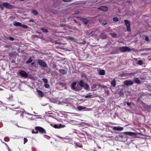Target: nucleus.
Here are the masks:
<instances>
[{"label":"nucleus","instance_id":"obj_48","mask_svg":"<svg viewBox=\"0 0 151 151\" xmlns=\"http://www.w3.org/2000/svg\"><path fill=\"white\" fill-rule=\"evenodd\" d=\"M79 12L78 11H76L75 12V13L76 14H78Z\"/></svg>","mask_w":151,"mask_h":151},{"label":"nucleus","instance_id":"obj_49","mask_svg":"<svg viewBox=\"0 0 151 151\" xmlns=\"http://www.w3.org/2000/svg\"><path fill=\"white\" fill-rule=\"evenodd\" d=\"M149 49H142V51H143V50H148Z\"/></svg>","mask_w":151,"mask_h":151},{"label":"nucleus","instance_id":"obj_51","mask_svg":"<svg viewBox=\"0 0 151 151\" xmlns=\"http://www.w3.org/2000/svg\"><path fill=\"white\" fill-rule=\"evenodd\" d=\"M35 64V63L34 62H33V63H31V65H33L34 64Z\"/></svg>","mask_w":151,"mask_h":151},{"label":"nucleus","instance_id":"obj_1","mask_svg":"<svg viewBox=\"0 0 151 151\" xmlns=\"http://www.w3.org/2000/svg\"><path fill=\"white\" fill-rule=\"evenodd\" d=\"M119 50L122 52H130L131 50V49L127 46L121 47L119 48Z\"/></svg>","mask_w":151,"mask_h":151},{"label":"nucleus","instance_id":"obj_23","mask_svg":"<svg viewBox=\"0 0 151 151\" xmlns=\"http://www.w3.org/2000/svg\"><path fill=\"white\" fill-rule=\"evenodd\" d=\"M32 13L35 15H37L38 14V12L36 10L32 9Z\"/></svg>","mask_w":151,"mask_h":151},{"label":"nucleus","instance_id":"obj_37","mask_svg":"<svg viewBox=\"0 0 151 151\" xmlns=\"http://www.w3.org/2000/svg\"><path fill=\"white\" fill-rule=\"evenodd\" d=\"M135 74V73H126V74H127V75H133Z\"/></svg>","mask_w":151,"mask_h":151},{"label":"nucleus","instance_id":"obj_8","mask_svg":"<svg viewBox=\"0 0 151 151\" xmlns=\"http://www.w3.org/2000/svg\"><path fill=\"white\" fill-rule=\"evenodd\" d=\"M112 129L114 131H121L123 129V128L120 126L114 127H113Z\"/></svg>","mask_w":151,"mask_h":151},{"label":"nucleus","instance_id":"obj_22","mask_svg":"<svg viewBox=\"0 0 151 151\" xmlns=\"http://www.w3.org/2000/svg\"><path fill=\"white\" fill-rule=\"evenodd\" d=\"M84 81L83 80H81L80 81L79 85L81 87H83L84 86Z\"/></svg>","mask_w":151,"mask_h":151},{"label":"nucleus","instance_id":"obj_40","mask_svg":"<svg viewBox=\"0 0 151 151\" xmlns=\"http://www.w3.org/2000/svg\"><path fill=\"white\" fill-rule=\"evenodd\" d=\"M91 96V95H89L86 96L85 97V98H90Z\"/></svg>","mask_w":151,"mask_h":151},{"label":"nucleus","instance_id":"obj_10","mask_svg":"<svg viewBox=\"0 0 151 151\" xmlns=\"http://www.w3.org/2000/svg\"><path fill=\"white\" fill-rule=\"evenodd\" d=\"M124 83L127 86L131 85L133 84V82L130 80H126L124 81Z\"/></svg>","mask_w":151,"mask_h":151},{"label":"nucleus","instance_id":"obj_38","mask_svg":"<svg viewBox=\"0 0 151 151\" xmlns=\"http://www.w3.org/2000/svg\"><path fill=\"white\" fill-rule=\"evenodd\" d=\"M94 32H92L91 33H90L89 34V36L91 37V36H93V34H94Z\"/></svg>","mask_w":151,"mask_h":151},{"label":"nucleus","instance_id":"obj_53","mask_svg":"<svg viewBox=\"0 0 151 151\" xmlns=\"http://www.w3.org/2000/svg\"><path fill=\"white\" fill-rule=\"evenodd\" d=\"M57 43L60 44V42H58Z\"/></svg>","mask_w":151,"mask_h":151},{"label":"nucleus","instance_id":"obj_14","mask_svg":"<svg viewBox=\"0 0 151 151\" xmlns=\"http://www.w3.org/2000/svg\"><path fill=\"white\" fill-rule=\"evenodd\" d=\"M77 85V82H75L73 83L71 85V87L72 90H75L76 89V87Z\"/></svg>","mask_w":151,"mask_h":151},{"label":"nucleus","instance_id":"obj_20","mask_svg":"<svg viewBox=\"0 0 151 151\" xmlns=\"http://www.w3.org/2000/svg\"><path fill=\"white\" fill-rule=\"evenodd\" d=\"M37 92L38 95L41 97H42L43 96V93L40 91L37 90Z\"/></svg>","mask_w":151,"mask_h":151},{"label":"nucleus","instance_id":"obj_41","mask_svg":"<svg viewBox=\"0 0 151 151\" xmlns=\"http://www.w3.org/2000/svg\"><path fill=\"white\" fill-rule=\"evenodd\" d=\"M111 35L112 37H115L116 36V35L115 34H112Z\"/></svg>","mask_w":151,"mask_h":151},{"label":"nucleus","instance_id":"obj_26","mask_svg":"<svg viewBox=\"0 0 151 151\" xmlns=\"http://www.w3.org/2000/svg\"><path fill=\"white\" fill-rule=\"evenodd\" d=\"M32 61V60L31 58H30L29 60H28L27 62L26 63L27 64H28L31 63Z\"/></svg>","mask_w":151,"mask_h":151},{"label":"nucleus","instance_id":"obj_13","mask_svg":"<svg viewBox=\"0 0 151 151\" xmlns=\"http://www.w3.org/2000/svg\"><path fill=\"white\" fill-rule=\"evenodd\" d=\"M133 80L134 83H136L140 84L141 83L140 81L138 78H133Z\"/></svg>","mask_w":151,"mask_h":151},{"label":"nucleus","instance_id":"obj_18","mask_svg":"<svg viewBox=\"0 0 151 151\" xmlns=\"http://www.w3.org/2000/svg\"><path fill=\"white\" fill-rule=\"evenodd\" d=\"M100 75H104L105 73V70H99L98 71Z\"/></svg>","mask_w":151,"mask_h":151},{"label":"nucleus","instance_id":"obj_47","mask_svg":"<svg viewBox=\"0 0 151 151\" xmlns=\"http://www.w3.org/2000/svg\"><path fill=\"white\" fill-rule=\"evenodd\" d=\"M127 104L128 106H130V104L129 103L127 102Z\"/></svg>","mask_w":151,"mask_h":151},{"label":"nucleus","instance_id":"obj_28","mask_svg":"<svg viewBox=\"0 0 151 151\" xmlns=\"http://www.w3.org/2000/svg\"><path fill=\"white\" fill-rule=\"evenodd\" d=\"M38 133V132L37 130H35L34 129H33L32 131V134H37Z\"/></svg>","mask_w":151,"mask_h":151},{"label":"nucleus","instance_id":"obj_4","mask_svg":"<svg viewBox=\"0 0 151 151\" xmlns=\"http://www.w3.org/2000/svg\"><path fill=\"white\" fill-rule=\"evenodd\" d=\"M77 108L79 111L84 110L86 111H90L91 110V109L90 108H87L85 106H77Z\"/></svg>","mask_w":151,"mask_h":151},{"label":"nucleus","instance_id":"obj_19","mask_svg":"<svg viewBox=\"0 0 151 151\" xmlns=\"http://www.w3.org/2000/svg\"><path fill=\"white\" fill-rule=\"evenodd\" d=\"M50 125L52 127L55 128H60L61 127L60 125L57 124H51Z\"/></svg>","mask_w":151,"mask_h":151},{"label":"nucleus","instance_id":"obj_16","mask_svg":"<svg viewBox=\"0 0 151 151\" xmlns=\"http://www.w3.org/2000/svg\"><path fill=\"white\" fill-rule=\"evenodd\" d=\"M83 87L86 90L88 91H89L90 90V87L87 84H84V86Z\"/></svg>","mask_w":151,"mask_h":151},{"label":"nucleus","instance_id":"obj_46","mask_svg":"<svg viewBox=\"0 0 151 151\" xmlns=\"http://www.w3.org/2000/svg\"><path fill=\"white\" fill-rule=\"evenodd\" d=\"M5 144L6 145V146L8 147V150H9V151H10V149H9V147H8V145L6 143H5Z\"/></svg>","mask_w":151,"mask_h":151},{"label":"nucleus","instance_id":"obj_45","mask_svg":"<svg viewBox=\"0 0 151 151\" xmlns=\"http://www.w3.org/2000/svg\"><path fill=\"white\" fill-rule=\"evenodd\" d=\"M20 116L22 117V118H23V113H22L20 115Z\"/></svg>","mask_w":151,"mask_h":151},{"label":"nucleus","instance_id":"obj_21","mask_svg":"<svg viewBox=\"0 0 151 151\" xmlns=\"http://www.w3.org/2000/svg\"><path fill=\"white\" fill-rule=\"evenodd\" d=\"M111 84L112 85V86L114 87L115 86L116 84V82L115 81V79H114L111 82Z\"/></svg>","mask_w":151,"mask_h":151},{"label":"nucleus","instance_id":"obj_24","mask_svg":"<svg viewBox=\"0 0 151 151\" xmlns=\"http://www.w3.org/2000/svg\"><path fill=\"white\" fill-rule=\"evenodd\" d=\"M14 111L15 112V114L17 115L21 112V109L19 110H14Z\"/></svg>","mask_w":151,"mask_h":151},{"label":"nucleus","instance_id":"obj_3","mask_svg":"<svg viewBox=\"0 0 151 151\" xmlns=\"http://www.w3.org/2000/svg\"><path fill=\"white\" fill-rule=\"evenodd\" d=\"M35 130H37V131L42 134H45L46 131L43 128L40 127H35Z\"/></svg>","mask_w":151,"mask_h":151},{"label":"nucleus","instance_id":"obj_50","mask_svg":"<svg viewBox=\"0 0 151 151\" xmlns=\"http://www.w3.org/2000/svg\"><path fill=\"white\" fill-rule=\"evenodd\" d=\"M60 25H61V26L63 27V26H65V25L63 24H61Z\"/></svg>","mask_w":151,"mask_h":151},{"label":"nucleus","instance_id":"obj_35","mask_svg":"<svg viewBox=\"0 0 151 151\" xmlns=\"http://www.w3.org/2000/svg\"><path fill=\"white\" fill-rule=\"evenodd\" d=\"M145 40L148 42L149 41V38L148 37L146 36L145 37Z\"/></svg>","mask_w":151,"mask_h":151},{"label":"nucleus","instance_id":"obj_42","mask_svg":"<svg viewBox=\"0 0 151 151\" xmlns=\"http://www.w3.org/2000/svg\"><path fill=\"white\" fill-rule=\"evenodd\" d=\"M86 43V41H84L82 42H80V44H85Z\"/></svg>","mask_w":151,"mask_h":151},{"label":"nucleus","instance_id":"obj_15","mask_svg":"<svg viewBox=\"0 0 151 151\" xmlns=\"http://www.w3.org/2000/svg\"><path fill=\"white\" fill-rule=\"evenodd\" d=\"M22 24L18 22L17 21L14 22H13V25L16 27H20L21 26Z\"/></svg>","mask_w":151,"mask_h":151},{"label":"nucleus","instance_id":"obj_39","mask_svg":"<svg viewBox=\"0 0 151 151\" xmlns=\"http://www.w3.org/2000/svg\"><path fill=\"white\" fill-rule=\"evenodd\" d=\"M24 144L26 142H27L28 141V140L26 138H24Z\"/></svg>","mask_w":151,"mask_h":151},{"label":"nucleus","instance_id":"obj_36","mask_svg":"<svg viewBox=\"0 0 151 151\" xmlns=\"http://www.w3.org/2000/svg\"><path fill=\"white\" fill-rule=\"evenodd\" d=\"M13 96H10L9 97L8 99L9 100L12 101V100H13Z\"/></svg>","mask_w":151,"mask_h":151},{"label":"nucleus","instance_id":"obj_31","mask_svg":"<svg viewBox=\"0 0 151 151\" xmlns=\"http://www.w3.org/2000/svg\"><path fill=\"white\" fill-rule=\"evenodd\" d=\"M42 80L45 83H47L48 80L46 78H44L42 79Z\"/></svg>","mask_w":151,"mask_h":151},{"label":"nucleus","instance_id":"obj_55","mask_svg":"<svg viewBox=\"0 0 151 151\" xmlns=\"http://www.w3.org/2000/svg\"><path fill=\"white\" fill-rule=\"evenodd\" d=\"M96 151V150H94V151Z\"/></svg>","mask_w":151,"mask_h":151},{"label":"nucleus","instance_id":"obj_33","mask_svg":"<svg viewBox=\"0 0 151 151\" xmlns=\"http://www.w3.org/2000/svg\"><path fill=\"white\" fill-rule=\"evenodd\" d=\"M41 30L44 32H45V33H47V32H48V31L47 29H43V28H42L41 29Z\"/></svg>","mask_w":151,"mask_h":151},{"label":"nucleus","instance_id":"obj_52","mask_svg":"<svg viewBox=\"0 0 151 151\" xmlns=\"http://www.w3.org/2000/svg\"><path fill=\"white\" fill-rule=\"evenodd\" d=\"M70 40H73V38H70Z\"/></svg>","mask_w":151,"mask_h":151},{"label":"nucleus","instance_id":"obj_25","mask_svg":"<svg viewBox=\"0 0 151 151\" xmlns=\"http://www.w3.org/2000/svg\"><path fill=\"white\" fill-rule=\"evenodd\" d=\"M21 27L24 29H27L28 28V27L27 26V25L23 24H21Z\"/></svg>","mask_w":151,"mask_h":151},{"label":"nucleus","instance_id":"obj_5","mask_svg":"<svg viewBox=\"0 0 151 151\" xmlns=\"http://www.w3.org/2000/svg\"><path fill=\"white\" fill-rule=\"evenodd\" d=\"M125 24L127 26V29L128 31L130 32L131 30L130 28V23L127 20L124 21Z\"/></svg>","mask_w":151,"mask_h":151},{"label":"nucleus","instance_id":"obj_30","mask_svg":"<svg viewBox=\"0 0 151 151\" xmlns=\"http://www.w3.org/2000/svg\"><path fill=\"white\" fill-rule=\"evenodd\" d=\"M7 39H9L12 41H14V38L12 37H9L6 38Z\"/></svg>","mask_w":151,"mask_h":151},{"label":"nucleus","instance_id":"obj_54","mask_svg":"<svg viewBox=\"0 0 151 151\" xmlns=\"http://www.w3.org/2000/svg\"><path fill=\"white\" fill-rule=\"evenodd\" d=\"M34 113H35V112H34Z\"/></svg>","mask_w":151,"mask_h":151},{"label":"nucleus","instance_id":"obj_34","mask_svg":"<svg viewBox=\"0 0 151 151\" xmlns=\"http://www.w3.org/2000/svg\"><path fill=\"white\" fill-rule=\"evenodd\" d=\"M44 86L46 88H49V87H50L49 85L47 83H45Z\"/></svg>","mask_w":151,"mask_h":151},{"label":"nucleus","instance_id":"obj_29","mask_svg":"<svg viewBox=\"0 0 151 151\" xmlns=\"http://www.w3.org/2000/svg\"><path fill=\"white\" fill-rule=\"evenodd\" d=\"M137 64L139 65H141L143 64L142 61L141 60H139L138 61Z\"/></svg>","mask_w":151,"mask_h":151},{"label":"nucleus","instance_id":"obj_2","mask_svg":"<svg viewBox=\"0 0 151 151\" xmlns=\"http://www.w3.org/2000/svg\"><path fill=\"white\" fill-rule=\"evenodd\" d=\"M124 134L134 137H139L138 135L139 134L138 133L131 132H124Z\"/></svg>","mask_w":151,"mask_h":151},{"label":"nucleus","instance_id":"obj_32","mask_svg":"<svg viewBox=\"0 0 151 151\" xmlns=\"http://www.w3.org/2000/svg\"><path fill=\"white\" fill-rule=\"evenodd\" d=\"M118 20L119 19L118 18L116 17H115L113 19V20L114 22H117L118 21Z\"/></svg>","mask_w":151,"mask_h":151},{"label":"nucleus","instance_id":"obj_27","mask_svg":"<svg viewBox=\"0 0 151 151\" xmlns=\"http://www.w3.org/2000/svg\"><path fill=\"white\" fill-rule=\"evenodd\" d=\"M101 23L102 24L105 25L107 24V22L105 21L102 20L101 21Z\"/></svg>","mask_w":151,"mask_h":151},{"label":"nucleus","instance_id":"obj_17","mask_svg":"<svg viewBox=\"0 0 151 151\" xmlns=\"http://www.w3.org/2000/svg\"><path fill=\"white\" fill-rule=\"evenodd\" d=\"M99 9H101L104 11H106L108 10V8L106 6H102L98 8Z\"/></svg>","mask_w":151,"mask_h":151},{"label":"nucleus","instance_id":"obj_43","mask_svg":"<svg viewBox=\"0 0 151 151\" xmlns=\"http://www.w3.org/2000/svg\"><path fill=\"white\" fill-rule=\"evenodd\" d=\"M34 19H31L29 20V22H34Z\"/></svg>","mask_w":151,"mask_h":151},{"label":"nucleus","instance_id":"obj_12","mask_svg":"<svg viewBox=\"0 0 151 151\" xmlns=\"http://www.w3.org/2000/svg\"><path fill=\"white\" fill-rule=\"evenodd\" d=\"M21 110H22V112H21V113H25V114H27L28 115H33L35 116H37V115H33V114H30L29 113H28V112L26 111L25 110H24V109H21Z\"/></svg>","mask_w":151,"mask_h":151},{"label":"nucleus","instance_id":"obj_56","mask_svg":"<svg viewBox=\"0 0 151 151\" xmlns=\"http://www.w3.org/2000/svg\"><path fill=\"white\" fill-rule=\"evenodd\" d=\"M0 40H1V38H0Z\"/></svg>","mask_w":151,"mask_h":151},{"label":"nucleus","instance_id":"obj_11","mask_svg":"<svg viewBox=\"0 0 151 151\" xmlns=\"http://www.w3.org/2000/svg\"><path fill=\"white\" fill-rule=\"evenodd\" d=\"M80 19L83 22L84 24H88L89 22L88 20V19H86V18H80Z\"/></svg>","mask_w":151,"mask_h":151},{"label":"nucleus","instance_id":"obj_7","mask_svg":"<svg viewBox=\"0 0 151 151\" xmlns=\"http://www.w3.org/2000/svg\"><path fill=\"white\" fill-rule=\"evenodd\" d=\"M20 75L22 77L27 78L28 76V74L24 71H21L19 72Z\"/></svg>","mask_w":151,"mask_h":151},{"label":"nucleus","instance_id":"obj_9","mask_svg":"<svg viewBox=\"0 0 151 151\" xmlns=\"http://www.w3.org/2000/svg\"><path fill=\"white\" fill-rule=\"evenodd\" d=\"M3 6L8 9H12L13 8V6L6 2L3 3Z\"/></svg>","mask_w":151,"mask_h":151},{"label":"nucleus","instance_id":"obj_44","mask_svg":"<svg viewBox=\"0 0 151 151\" xmlns=\"http://www.w3.org/2000/svg\"><path fill=\"white\" fill-rule=\"evenodd\" d=\"M0 8L2 9H4V7L2 6L1 5H0Z\"/></svg>","mask_w":151,"mask_h":151},{"label":"nucleus","instance_id":"obj_6","mask_svg":"<svg viewBox=\"0 0 151 151\" xmlns=\"http://www.w3.org/2000/svg\"><path fill=\"white\" fill-rule=\"evenodd\" d=\"M38 64L41 66L43 67H47V64L46 63L42 60H38Z\"/></svg>","mask_w":151,"mask_h":151}]
</instances>
